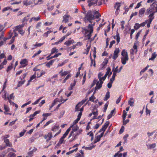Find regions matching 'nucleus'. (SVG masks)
<instances>
[{"label": "nucleus", "mask_w": 157, "mask_h": 157, "mask_svg": "<svg viewBox=\"0 0 157 157\" xmlns=\"http://www.w3.org/2000/svg\"><path fill=\"white\" fill-rule=\"evenodd\" d=\"M85 14L84 21L85 23L89 22L91 23L92 21L95 19L99 18L101 16L98 11H92L91 10H88ZM95 23H90L87 26L82 28V32L86 38L85 39H91L90 38L93 31L94 26Z\"/></svg>", "instance_id": "obj_1"}, {"label": "nucleus", "mask_w": 157, "mask_h": 157, "mask_svg": "<svg viewBox=\"0 0 157 157\" xmlns=\"http://www.w3.org/2000/svg\"><path fill=\"white\" fill-rule=\"evenodd\" d=\"M24 25V24H22L21 25H19L16 26L13 29V32L14 36L12 37V39H14L15 37L18 35L17 33H16V31H18L19 33L21 35H23L25 33V31L23 29H20L23 27Z\"/></svg>", "instance_id": "obj_2"}, {"label": "nucleus", "mask_w": 157, "mask_h": 157, "mask_svg": "<svg viewBox=\"0 0 157 157\" xmlns=\"http://www.w3.org/2000/svg\"><path fill=\"white\" fill-rule=\"evenodd\" d=\"M4 28V26L0 24V39H10L13 35V32L11 31H10L8 37H4V31H3Z\"/></svg>", "instance_id": "obj_3"}, {"label": "nucleus", "mask_w": 157, "mask_h": 157, "mask_svg": "<svg viewBox=\"0 0 157 157\" xmlns=\"http://www.w3.org/2000/svg\"><path fill=\"white\" fill-rule=\"evenodd\" d=\"M156 2H154L150 5L149 8L147 9L145 12V15H147L150 13H154L157 12V6H156Z\"/></svg>", "instance_id": "obj_4"}, {"label": "nucleus", "mask_w": 157, "mask_h": 157, "mask_svg": "<svg viewBox=\"0 0 157 157\" xmlns=\"http://www.w3.org/2000/svg\"><path fill=\"white\" fill-rule=\"evenodd\" d=\"M121 55L122 56L121 58V62L123 64L125 65L129 59L128 53L125 49L122 50Z\"/></svg>", "instance_id": "obj_5"}, {"label": "nucleus", "mask_w": 157, "mask_h": 157, "mask_svg": "<svg viewBox=\"0 0 157 157\" xmlns=\"http://www.w3.org/2000/svg\"><path fill=\"white\" fill-rule=\"evenodd\" d=\"M138 42L137 41H136L133 46V49L132 48L130 50V53L131 57H132L135 53H136L137 52V45H138Z\"/></svg>", "instance_id": "obj_6"}, {"label": "nucleus", "mask_w": 157, "mask_h": 157, "mask_svg": "<svg viewBox=\"0 0 157 157\" xmlns=\"http://www.w3.org/2000/svg\"><path fill=\"white\" fill-rule=\"evenodd\" d=\"M82 132V130L81 129H79L78 131L75 132L72 135L73 138L71 140H70V142H71L73 140H74L77 138L78 136L80 134H81Z\"/></svg>", "instance_id": "obj_7"}, {"label": "nucleus", "mask_w": 157, "mask_h": 157, "mask_svg": "<svg viewBox=\"0 0 157 157\" xmlns=\"http://www.w3.org/2000/svg\"><path fill=\"white\" fill-rule=\"evenodd\" d=\"M103 82L102 81L99 80L98 81H97L96 84V86L95 88V91L94 92V94L95 92V91L96 90L99 89L101 88L102 87V84H103Z\"/></svg>", "instance_id": "obj_8"}, {"label": "nucleus", "mask_w": 157, "mask_h": 157, "mask_svg": "<svg viewBox=\"0 0 157 157\" xmlns=\"http://www.w3.org/2000/svg\"><path fill=\"white\" fill-rule=\"evenodd\" d=\"M120 50L119 48H116L114 51L113 55L112 57L113 59L115 60L118 57V54L119 53Z\"/></svg>", "instance_id": "obj_9"}, {"label": "nucleus", "mask_w": 157, "mask_h": 157, "mask_svg": "<svg viewBox=\"0 0 157 157\" xmlns=\"http://www.w3.org/2000/svg\"><path fill=\"white\" fill-rule=\"evenodd\" d=\"M36 0H32L29 1H24L23 4L26 6L30 5L33 3L34 4V5H36L37 4V3H35V1Z\"/></svg>", "instance_id": "obj_10"}, {"label": "nucleus", "mask_w": 157, "mask_h": 157, "mask_svg": "<svg viewBox=\"0 0 157 157\" xmlns=\"http://www.w3.org/2000/svg\"><path fill=\"white\" fill-rule=\"evenodd\" d=\"M98 1V0H88L87 2L88 3V6L90 7L96 5Z\"/></svg>", "instance_id": "obj_11"}, {"label": "nucleus", "mask_w": 157, "mask_h": 157, "mask_svg": "<svg viewBox=\"0 0 157 157\" xmlns=\"http://www.w3.org/2000/svg\"><path fill=\"white\" fill-rule=\"evenodd\" d=\"M121 3L119 2H117L116 3L115 5L114 6L115 9L116 8V10L115 13L116 15H117L119 13V10L121 6Z\"/></svg>", "instance_id": "obj_12"}, {"label": "nucleus", "mask_w": 157, "mask_h": 157, "mask_svg": "<svg viewBox=\"0 0 157 157\" xmlns=\"http://www.w3.org/2000/svg\"><path fill=\"white\" fill-rule=\"evenodd\" d=\"M145 10L146 9L144 8H142L140 9L139 11V17H143L144 15Z\"/></svg>", "instance_id": "obj_13"}, {"label": "nucleus", "mask_w": 157, "mask_h": 157, "mask_svg": "<svg viewBox=\"0 0 157 157\" xmlns=\"http://www.w3.org/2000/svg\"><path fill=\"white\" fill-rule=\"evenodd\" d=\"M4 142L6 143V146L11 147L12 146V144L10 142L8 139L6 138H4Z\"/></svg>", "instance_id": "obj_14"}, {"label": "nucleus", "mask_w": 157, "mask_h": 157, "mask_svg": "<svg viewBox=\"0 0 157 157\" xmlns=\"http://www.w3.org/2000/svg\"><path fill=\"white\" fill-rule=\"evenodd\" d=\"M52 137V134L51 132H49L47 135L45 136L44 138L47 139V141H48L50 140Z\"/></svg>", "instance_id": "obj_15"}, {"label": "nucleus", "mask_w": 157, "mask_h": 157, "mask_svg": "<svg viewBox=\"0 0 157 157\" xmlns=\"http://www.w3.org/2000/svg\"><path fill=\"white\" fill-rule=\"evenodd\" d=\"M92 40H91L90 41L88 40L87 41V43L86 44V46L87 47V48L86 49V51L87 52L86 54H88L89 52V51L91 47V41Z\"/></svg>", "instance_id": "obj_16"}, {"label": "nucleus", "mask_w": 157, "mask_h": 157, "mask_svg": "<svg viewBox=\"0 0 157 157\" xmlns=\"http://www.w3.org/2000/svg\"><path fill=\"white\" fill-rule=\"evenodd\" d=\"M55 100H56V102H62V103H64L67 100V99H63V97H61L60 99H58V98H56Z\"/></svg>", "instance_id": "obj_17"}, {"label": "nucleus", "mask_w": 157, "mask_h": 157, "mask_svg": "<svg viewBox=\"0 0 157 157\" xmlns=\"http://www.w3.org/2000/svg\"><path fill=\"white\" fill-rule=\"evenodd\" d=\"M37 149L35 147H34L32 151H31L28 153V155L30 157L32 156L34 152H35L37 150Z\"/></svg>", "instance_id": "obj_18"}, {"label": "nucleus", "mask_w": 157, "mask_h": 157, "mask_svg": "<svg viewBox=\"0 0 157 157\" xmlns=\"http://www.w3.org/2000/svg\"><path fill=\"white\" fill-rule=\"evenodd\" d=\"M59 128V126L58 125H55L52 127V131L54 132H56Z\"/></svg>", "instance_id": "obj_19"}, {"label": "nucleus", "mask_w": 157, "mask_h": 157, "mask_svg": "<svg viewBox=\"0 0 157 157\" xmlns=\"http://www.w3.org/2000/svg\"><path fill=\"white\" fill-rule=\"evenodd\" d=\"M69 16L67 15H65L63 17V20L62 22H64L65 23H67L68 21Z\"/></svg>", "instance_id": "obj_20"}, {"label": "nucleus", "mask_w": 157, "mask_h": 157, "mask_svg": "<svg viewBox=\"0 0 157 157\" xmlns=\"http://www.w3.org/2000/svg\"><path fill=\"white\" fill-rule=\"evenodd\" d=\"M134 100L133 98H131L128 101V104L131 106L134 105Z\"/></svg>", "instance_id": "obj_21"}, {"label": "nucleus", "mask_w": 157, "mask_h": 157, "mask_svg": "<svg viewBox=\"0 0 157 157\" xmlns=\"http://www.w3.org/2000/svg\"><path fill=\"white\" fill-rule=\"evenodd\" d=\"M147 146L149 149H151L154 148L156 146V144L155 143L149 144L147 145Z\"/></svg>", "instance_id": "obj_22"}, {"label": "nucleus", "mask_w": 157, "mask_h": 157, "mask_svg": "<svg viewBox=\"0 0 157 157\" xmlns=\"http://www.w3.org/2000/svg\"><path fill=\"white\" fill-rule=\"evenodd\" d=\"M27 61L26 59H23L20 62V64L21 65H25V66L27 65Z\"/></svg>", "instance_id": "obj_23"}, {"label": "nucleus", "mask_w": 157, "mask_h": 157, "mask_svg": "<svg viewBox=\"0 0 157 157\" xmlns=\"http://www.w3.org/2000/svg\"><path fill=\"white\" fill-rule=\"evenodd\" d=\"M30 16V14H28L27 15V16L25 17L22 20V22H23V23H24L25 22H26L29 19V17Z\"/></svg>", "instance_id": "obj_24"}, {"label": "nucleus", "mask_w": 157, "mask_h": 157, "mask_svg": "<svg viewBox=\"0 0 157 157\" xmlns=\"http://www.w3.org/2000/svg\"><path fill=\"white\" fill-rule=\"evenodd\" d=\"M74 82L73 83H71L70 84V87L69 88L68 90H71L73 89V88L74 87L76 83V81L75 80L74 81Z\"/></svg>", "instance_id": "obj_25"}, {"label": "nucleus", "mask_w": 157, "mask_h": 157, "mask_svg": "<svg viewBox=\"0 0 157 157\" xmlns=\"http://www.w3.org/2000/svg\"><path fill=\"white\" fill-rule=\"evenodd\" d=\"M83 104L81 102H79L75 106L76 111H79V108Z\"/></svg>", "instance_id": "obj_26"}, {"label": "nucleus", "mask_w": 157, "mask_h": 157, "mask_svg": "<svg viewBox=\"0 0 157 157\" xmlns=\"http://www.w3.org/2000/svg\"><path fill=\"white\" fill-rule=\"evenodd\" d=\"M74 43V41L73 40H69L67 41L64 44L67 46H69L72 44Z\"/></svg>", "instance_id": "obj_27"}, {"label": "nucleus", "mask_w": 157, "mask_h": 157, "mask_svg": "<svg viewBox=\"0 0 157 157\" xmlns=\"http://www.w3.org/2000/svg\"><path fill=\"white\" fill-rule=\"evenodd\" d=\"M111 71V69L110 68H107V71H106L105 75L106 76L108 75V77H109L112 74V72H110Z\"/></svg>", "instance_id": "obj_28"}, {"label": "nucleus", "mask_w": 157, "mask_h": 157, "mask_svg": "<svg viewBox=\"0 0 157 157\" xmlns=\"http://www.w3.org/2000/svg\"><path fill=\"white\" fill-rule=\"evenodd\" d=\"M55 60H52L48 62L46 64V66L48 67H50V66L52 65L53 63H54Z\"/></svg>", "instance_id": "obj_29"}, {"label": "nucleus", "mask_w": 157, "mask_h": 157, "mask_svg": "<svg viewBox=\"0 0 157 157\" xmlns=\"http://www.w3.org/2000/svg\"><path fill=\"white\" fill-rule=\"evenodd\" d=\"M72 128V129L71 131H73V133L75 132H77V130L79 129L77 125L75 126L74 125Z\"/></svg>", "instance_id": "obj_30"}, {"label": "nucleus", "mask_w": 157, "mask_h": 157, "mask_svg": "<svg viewBox=\"0 0 157 157\" xmlns=\"http://www.w3.org/2000/svg\"><path fill=\"white\" fill-rule=\"evenodd\" d=\"M110 97V93L109 91H108L105 95V97L104 99V101H107Z\"/></svg>", "instance_id": "obj_31"}, {"label": "nucleus", "mask_w": 157, "mask_h": 157, "mask_svg": "<svg viewBox=\"0 0 157 157\" xmlns=\"http://www.w3.org/2000/svg\"><path fill=\"white\" fill-rule=\"evenodd\" d=\"M157 56L156 55L155 52H154L151 55V57L149 59V60H153L154 59L156 58V56Z\"/></svg>", "instance_id": "obj_32"}, {"label": "nucleus", "mask_w": 157, "mask_h": 157, "mask_svg": "<svg viewBox=\"0 0 157 157\" xmlns=\"http://www.w3.org/2000/svg\"><path fill=\"white\" fill-rule=\"evenodd\" d=\"M115 110V109H114L112 110L111 111L110 113L107 116V120L109 119L110 118L112 117V115L114 113Z\"/></svg>", "instance_id": "obj_33"}, {"label": "nucleus", "mask_w": 157, "mask_h": 157, "mask_svg": "<svg viewBox=\"0 0 157 157\" xmlns=\"http://www.w3.org/2000/svg\"><path fill=\"white\" fill-rule=\"evenodd\" d=\"M120 152L117 151L116 153H115L113 155L114 157H121L122 156V154L120 153Z\"/></svg>", "instance_id": "obj_34"}, {"label": "nucleus", "mask_w": 157, "mask_h": 157, "mask_svg": "<svg viewBox=\"0 0 157 157\" xmlns=\"http://www.w3.org/2000/svg\"><path fill=\"white\" fill-rule=\"evenodd\" d=\"M58 52V49H56V48H52L51 50L50 55H51L55 52L57 53Z\"/></svg>", "instance_id": "obj_35"}, {"label": "nucleus", "mask_w": 157, "mask_h": 157, "mask_svg": "<svg viewBox=\"0 0 157 157\" xmlns=\"http://www.w3.org/2000/svg\"><path fill=\"white\" fill-rule=\"evenodd\" d=\"M113 38L114 39L118 40L120 39V37L119 36V34L117 32L115 36H113Z\"/></svg>", "instance_id": "obj_36"}, {"label": "nucleus", "mask_w": 157, "mask_h": 157, "mask_svg": "<svg viewBox=\"0 0 157 157\" xmlns=\"http://www.w3.org/2000/svg\"><path fill=\"white\" fill-rule=\"evenodd\" d=\"M43 98V97H40V98H39L38 99H37L35 101L32 103V104L33 105H35L37 104L39 102V101H40V100H41L42 98Z\"/></svg>", "instance_id": "obj_37"}, {"label": "nucleus", "mask_w": 157, "mask_h": 157, "mask_svg": "<svg viewBox=\"0 0 157 157\" xmlns=\"http://www.w3.org/2000/svg\"><path fill=\"white\" fill-rule=\"evenodd\" d=\"M150 14L148 16L149 19H152V20H153L154 18V15L155 13H150Z\"/></svg>", "instance_id": "obj_38"}, {"label": "nucleus", "mask_w": 157, "mask_h": 157, "mask_svg": "<svg viewBox=\"0 0 157 157\" xmlns=\"http://www.w3.org/2000/svg\"><path fill=\"white\" fill-rule=\"evenodd\" d=\"M40 111H36L33 113V114L30 115L29 117H34L35 116L36 114L39 113H40Z\"/></svg>", "instance_id": "obj_39"}, {"label": "nucleus", "mask_w": 157, "mask_h": 157, "mask_svg": "<svg viewBox=\"0 0 157 157\" xmlns=\"http://www.w3.org/2000/svg\"><path fill=\"white\" fill-rule=\"evenodd\" d=\"M140 27V24L139 23H136L135 24L134 28L136 30H137L139 29Z\"/></svg>", "instance_id": "obj_40"}, {"label": "nucleus", "mask_w": 157, "mask_h": 157, "mask_svg": "<svg viewBox=\"0 0 157 157\" xmlns=\"http://www.w3.org/2000/svg\"><path fill=\"white\" fill-rule=\"evenodd\" d=\"M90 59H91L90 66L91 67L92 65L93 64V66L94 67H95L96 65L95 61L94 60H93L92 59V58L91 57H90Z\"/></svg>", "instance_id": "obj_41"}, {"label": "nucleus", "mask_w": 157, "mask_h": 157, "mask_svg": "<svg viewBox=\"0 0 157 157\" xmlns=\"http://www.w3.org/2000/svg\"><path fill=\"white\" fill-rule=\"evenodd\" d=\"M127 116V112L125 111V110H124L123 111V115H122V117L123 120L125 119L126 118V117Z\"/></svg>", "instance_id": "obj_42"}, {"label": "nucleus", "mask_w": 157, "mask_h": 157, "mask_svg": "<svg viewBox=\"0 0 157 157\" xmlns=\"http://www.w3.org/2000/svg\"><path fill=\"white\" fill-rule=\"evenodd\" d=\"M52 32V31H51V30H49V31H48L47 32H46L44 34V36L45 37H47L48 36V34H49L50 33H51Z\"/></svg>", "instance_id": "obj_43"}, {"label": "nucleus", "mask_w": 157, "mask_h": 157, "mask_svg": "<svg viewBox=\"0 0 157 157\" xmlns=\"http://www.w3.org/2000/svg\"><path fill=\"white\" fill-rule=\"evenodd\" d=\"M6 151H3L0 153V157H4L5 155L7 153Z\"/></svg>", "instance_id": "obj_44"}, {"label": "nucleus", "mask_w": 157, "mask_h": 157, "mask_svg": "<svg viewBox=\"0 0 157 157\" xmlns=\"http://www.w3.org/2000/svg\"><path fill=\"white\" fill-rule=\"evenodd\" d=\"M104 132H102L100 135H98L97 136V139H98V140H100L101 138L104 135Z\"/></svg>", "instance_id": "obj_45"}, {"label": "nucleus", "mask_w": 157, "mask_h": 157, "mask_svg": "<svg viewBox=\"0 0 157 157\" xmlns=\"http://www.w3.org/2000/svg\"><path fill=\"white\" fill-rule=\"evenodd\" d=\"M94 94H93L91 97H90L89 98V101L92 102L94 101V99L95 98L94 97Z\"/></svg>", "instance_id": "obj_46"}, {"label": "nucleus", "mask_w": 157, "mask_h": 157, "mask_svg": "<svg viewBox=\"0 0 157 157\" xmlns=\"http://www.w3.org/2000/svg\"><path fill=\"white\" fill-rule=\"evenodd\" d=\"M113 83V82H112V80H110L109 82L107 84V87L109 88H111L112 86V84Z\"/></svg>", "instance_id": "obj_47"}, {"label": "nucleus", "mask_w": 157, "mask_h": 157, "mask_svg": "<svg viewBox=\"0 0 157 157\" xmlns=\"http://www.w3.org/2000/svg\"><path fill=\"white\" fill-rule=\"evenodd\" d=\"M13 64L12 63H11V65H9L7 67V70H6V72H8L10 71L11 70L12 68V65Z\"/></svg>", "instance_id": "obj_48"}, {"label": "nucleus", "mask_w": 157, "mask_h": 157, "mask_svg": "<svg viewBox=\"0 0 157 157\" xmlns=\"http://www.w3.org/2000/svg\"><path fill=\"white\" fill-rule=\"evenodd\" d=\"M25 82V80H22L21 81H19L18 82V84L17 85V87H20L21 86L22 84H23Z\"/></svg>", "instance_id": "obj_49"}, {"label": "nucleus", "mask_w": 157, "mask_h": 157, "mask_svg": "<svg viewBox=\"0 0 157 157\" xmlns=\"http://www.w3.org/2000/svg\"><path fill=\"white\" fill-rule=\"evenodd\" d=\"M137 14L138 12H136L135 13H132L130 16V19H131L133 16L137 15Z\"/></svg>", "instance_id": "obj_50"}, {"label": "nucleus", "mask_w": 157, "mask_h": 157, "mask_svg": "<svg viewBox=\"0 0 157 157\" xmlns=\"http://www.w3.org/2000/svg\"><path fill=\"white\" fill-rule=\"evenodd\" d=\"M15 154L12 152H10L8 154V157H15Z\"/></svg>", "instance_id": "obj_51"}, {"label": "nucleus", "mask_w": 157, "mask_h": 157, "mask_svg": "<svg viewBox=\"0 0 157 157\" xmlns=\"http://www.w3.org/2000/svg\"><path fill=\"white\" fill-rule=\"evenodd\" d=\"M109 121H107L105 122V123L103 125V126H104V127L106 129L108 126L109 125Z\"/></svg>", "instance_id": "obj_52"}, {"label": "nucleus", "mask_w": 157, "mask_h": 157, "mask_svg": "<svg viewBox=\"0 0 157 157\" xmlns=\"http://www.w3.org/2000/svg\"><path fill=\"white\" fill-rule=\"evenodd\" d=\"M56 101H57L56 100H54V102L52 103L50 107V108L49 109V110H50L55 105V104L56 103Z\"/></svg>", "instance_id": "obj_53"}, {"label": "nucleus", "mask_w": 157, "mask_h": 157, "mask_svg": "<svg viewBox=\"0 0 157 157\" xmlns=\"http://www.w3.org/2000/svg\"><path fill=\"white\" fill-rule=\"evenodd\" d=\"M129 120L128 119L125 120V119H123V125H125L127 123L129 122Z\"/></svg>", "instance_id": "obj_54"}, {"label": "nucleus", "mask_w": 157, "mask_h": 157, "mask_svg": "<svg viewBox=\"0 0 157 157\" xmlns=\"http://www.w3.org/2000/svg\"><path fill=\"white\" fill-rule=\"evenodd\" d=\"M80 119L78 118H77L73 122V124L72 125L73 126L75 125L79 121Z\"/></svg>", "instance_id": "obj_55"}, {"label": "nucleus", "mask_w": 157, "mask_h": 157, "mask_svg": "<svg viewBox=\"0 0 157 157\" xmlns=\"http://www.w3.org/2000/svg\"><path fill=\"white\" fill-rule=\"evenodd\" d=\"M153 20L152 19H148L147 20L145 21V22H146V24H151Z\"/></svg>", "instance_id": "obj_56"}, {"label": "nucleus", "mask_w": 157, "mask_h": 157, "mask_svg": "<svg viewBox=\"0 0 157 157\" xmlns=\"http://www.w3.org/2000/svg\"><path fill=\"white\" fill-rule=\"evenodd\" d=\"M36 77V76L35 75H34L31 76L30 78V79L29 80V82H31Z\"/></svg>", "instance_id": "obj_57"}, {"label": "nucleus", "mask_w": 157, "mask_h": 157, "mask_svg": "<svg viewBox=\"0 0 157 157\" xmlns=\"http://www.w3.org/2000/svg\"><path fill=\"white\" fill-rule=\"evenodd\" d=\"M121 28L122 30H123L124 28V25L125 24V22L124 21H122L121 22Z\"/></svg>", "instance_id": "obj_58"}, {"label": "nucleus", "mask_w": 157, "mask_h": 157, "mask_svg": "<svg viewBox=\"0 0 157 157\" xmlns=\"http://www.w3.org/2000/svg\"><path fill=\"white\" fill-rule=\"evenodd\" d=\"M121 28L122 30H123L124 28V25L125 24V22L124 21H122L121 22Z\"/></svg>", "instance_id": "obj_59"}, {"label": "nucleus", "mask_w": 157, "mask_h": 157, "mask_svg": "<svg viewBox=\"0 0 157 157\" xmlns=\"http://www.w3.org/2000/svg\"><path fill=\"white\" fill-rule=\"evenodd\" d=\"M51 113H43V114L42 116L44 117H47L48 116H51Z\"/></svg>", "instance_id": "obj_60"}, {"label": "nucleus", "mask_w": 157, "mask_h": 157, "mask_svg": "<svg viewBox=\"0 0 157 157\" xmlns=\"http://www.w3.org/2000/svg\"><path fill=\"white\" fill-rule=\"evenodd\" d=\"M106 129V128H105L104 127V126H102V128L100 129L99 132H104L105 131V130Z\"/></svg>", "instance_id": "obj_61"}, {"label": "nucleus", "mask_w": 157, "mask_h": 157, "mask_svg": "<svg viewBox=\"0 0 157 157\" xmlns=\"http://www.w3.org/2000/svg\"><path fill=\"white\" fill-rule=\"evenodd\" d=\"M103 74L101 73H99L98 75V78H99L100 81H102V78L101 77V76H102Z\"/></svg>", "instance_id": "obj_62"}, {"label": "nucleus", "mask_w": 157, "mask_h": 157, "mask_svg": "<svg viewBox=\"0 0 157 157\" xmlns=\"http://www.w3.org/2000/svg\"><path fill=\"white\" fill-rule=\"evenodd\" d=\"M53 121L52 120H50L48 121L47 122H46V124L44 126V127H45L46 126L48 125V124H49L50 123L52 122Z\"/></svg>", "instance_id": "obj_63"}, {"label": "nucleus", "mask_w": 157, "mask_h": 157, "mask_svg": "<svg viewBox=\"0 0 157 157\" xmlns=\"http://www.w3.org/2000/svg\"><path fill=\"white\" fill-rule=\"evenodd\" d=\"M124 126H122L121 128L120 131H119V133L120 134H121L124 131Z\"/></svg>", "instance_id": "obj_64"}]
</instances>
